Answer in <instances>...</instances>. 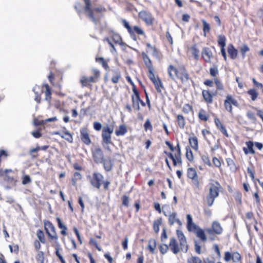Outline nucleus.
I'll return each instance as SVG.
<instances>
[{"mask_svg":"<svg viewBox=\"0 0 263 263\" xmlns=\"http://www.w3.org/2000/svg\"><path fill=\"white\" fill-rule=\"evenodd\" d=\"M176 233L179 241V246L177 242L176 239L175 238H172L170 239L169 244L171 250L175 254H178L180 251L186 253L188 250V247L184 235L180 230H177Z\"/></svg>","mask_w":263,"mask_h":263,"instance_id":"obj_1","label":"nucleus"},{"mask_svg":"<svg viewBox=\"0 0 263 263\" xmlns=\"http://www.w3.org/2000/svg\"><path fill=\"white\" fill-rule=\"evenodd\" d=\"M220 187V184L217 181H213L210 183L209 193L207 196V203L209 206H212L215 198L218 196Z\"/></svg>","mask_w":263,"mask_h":263,"instance_id":"obj_2","label":"nucleus"},{"mask_svg":"<svg viewBox=\"0 0 263 263\" xmlns=\"http://www.w3.org/2000/svg\"><path fill=\"white\" fill-rule=\"evenodd\" d=\"M114 130V122L104 126L102 128V143L105 144L111 143V135Z\"/></svg>","mask_w":263,"mask_h":263,"instance_id":"obj_3","label":"nucleus"},{"mask_svg":"<svg viewBox=\"0 0 263 263\" xmlns=\"http://www.w3.org/2000/svg\"><path fill=\"white\" fill-rule=\"evenodd\" d=\"M92 71L93 76L90 77L82 76L80 79V81L83 87H88L90 85V83H95L97 81L100 76V71L96 69H93Z\"/></svg>","mask_w":263,"mask_h":263,"instance_id":"obj_4","label":"nucleus"},{"mask_svg":"<svg viewBox=\"0 0 263 263\" xmlns=\"http://www.w3.org/2000/svg\"><path fill=\"white\" fill-rule=\"evenodd\" d=\"M44 227L48 236L52 239L57 240L58 238L54 226L50 222L46 221L44 223Z\"/></svg>","mask_w":263,"mask_h":263,"instance_id":"obj_5","label":"nucleus"},{"mask_svg":"<svg viewBox=\"0 0 263 263\" xmlns=\"http://www.w3.org/2000/svg\"><path fill=\"white\" fill-rule=\"evenodd\" d=\"M103 179V177L101 174L95 173L90 181L93 187L99 189L102 183Z\"/></svg>","mask_w":263,"mask_h":263,"instance_id":"obj_6","label":"nucleus"},{"mask_svg":"<svg viewBox=\"0 0 263 263\" xmlns=\"http://www.w3.org/2000/svg\"><path fill=\"white\" fill-rule=\"evenodd\" d=\"M94 160L97 163H101L104 160V155L101 148L99 146H96L92 151Z\"/></svg>","mask_w":263,"mask_h":263,"instance_id":"obj_7","label":"nucleus"},{"mask_svg":"<svg viewBox=\"0 0 263 263\" xmlns=\"http://www.w3.org/2000/svg\"><path fill=\"white\" fill-rule=\"evenodd\" d=\"M212 227V230L208 229L206 230V232L210 234H212V231H213V232L216 234H220L222 232V228L220 223L217 221H214L213 222Z\"/></svg>","mask_w":263,"mask_h":263,"instance_id":"obj_8","label":"nucleus"},{"mask_svg":"<svg viewBox=\"0 0 263 263\" xmlns=\"http://www.w3.org/2000/svg\"><path fill=\"white\" fill-rule=\"evenodd\" d=\"M139 16L147 24L151 25L153 23L154 18L151 15L145 11H141L139 13Z\"/></svg>","mask_w":263,"mask_h":263,"instance_id":"obj_9","label":"nucleus"},{"mask_svg":"<svg viewBox=\"0 0 263 263\" xmlns=\"http://www.w3.org/2000/svg\"><path fill=\"white\" fill-rule=\"evenodd\" d=\"M80 137L82 141L87 145L91 143V140L87 129L85 128H82L80 130Z\"/></svg>","mask_w":263,"mask_h":263,"instance_id":"obj_10","label":"nucleus"},{"mask_svg":"<svg viewBox=\"0 0 263 263\" xmlns=\"http://www.w3.org/2000/svg\"><path fill=\"white\" fill-rule=\"evenodd\" d=\"M133 91L135 93V96H132L133 106L135 108L139 110L140 109L139 103L141 101L139 94L135 88L133 89Z\"/></svg>","mask_w":263,"mask_h":263,"instance_id":"obj_11","label":"nucleus"},{"mask_svg":"<svg viewBox=\"0 0 263 263\" xmlns=\"http://www.w3.org/2000/svg\"><path fill=\"white\" fill-rule=\"evenodd\" d=\"M187 229L189 231L195 232L198 227L193 222L192 217L190 214L186 215Z\"/></svg>","mask_w":263,"mask_h":263,"instance_id":"obj_12","label":"nucleus"},{"mask_svg":"<svg viewBox=\"0 0 263 263\" xmlns=\"http://www.w3.org/2000/svg\"><path fill=\"white\" fill-rule=\"evenodd\" d=\"M85 1L86 6L85 7V11L87 13L89 18L95 23L97 24V21L93 16L92 10L90 8V3L89 0H84Z\"/></svg>","mask_w":263,"mask_h":263,"instance_id":"obj_13","label":"nucleus"},{"mask_svg":"<svg viewBox=\"0 0 263 263\" xmlns=\"http://www.w3.org/2000/svg\"><path fill=\"white\" fill-rule=\"evenodd\" d=\"M202 56L205 62L211 63V59L213 57V53L210 49L204 48L202 51Z\"/></svg>","mask_w":263,"mask_h":263,"instance_id":"obj_14","label":"nucleus"},{"mask_svg":"<svg viewBox=\"0 0 263 263\" xmlns=\"http://www.w3.org/2000/svg\"><path fill=\"white\" fill-rule=\"evenodd\" d=\"M228 52L232 59L236 58L238 54V51L235 48L232 44L229 45L228 47Z\"/></svg>","mask_w":263,"mask_h":263,"instance_id":"obj_15","label":"nucleus"},{"mask_svg":"<svg viewBox=\"0 0 263 263\" xmlns=\"http://www.w3.org/2000/svg\"><path fill=\"white\" fill-rule=\"evenodd\" d=\"M142 55L144 64L148 69V70L154 69L152 61L148 56L144 52H142Z\"/></svg>","mask_w":263,"mask_h":263,"instance_id":"obj_16","label":"nucleus"},{"mask_svg":"<svg viewBox=\"0 0 263 263\" xmlns=\"http://www.w3.org/2000/svg\"><path fill=\"white\" fill-rule=\"evenodd\" d=\"M167 71L169 77L172 80H175L177 74V69L174 66L171 65L168 67Z\"/></svg>","mask_w":263,"mask_h":263,"instance_id":"obj_17","label":"nucleus"},{"mask_svg":"<svg viewBox=\"0 0 263 263\" xmlns=\"http://www.w3.org/2000/svg\"><path fill=\"white\" fill-rule=\"evenodd\" d=\"M203 97L205 101L208 103H211L213 101V96L209 90H204L202 91Z\"/></svg>","mask_w":263,"mask_h":263,"instance_id":"obj_18","label":"nucleus"},{"mask_svg":"<svg viewBox=\"0 0 263 263\" xmlns=\"http://www.w3.org/2000/svg\"><path fill=\"white\" fill-rule=\"evenodd\" d=\"M215 123L217 126V127L225 135L227 136H228V133L227 132L226 129L225 127L223 126L222 123H221L220 121L218 118H215L214 119Z\"/></svg>","mask_w":263,"mask_h":263,"instance_id":"obj_19","label":"nucleus"},{"mask_svg":"<svg viewBox=\"0 0 263 263\" xmlns=\"http://www.w3.org/2000/svg\"><path fill=\"white\" fill-rule=\"evenodd\" d=\"M197 236L202 241L205 242L206 241V237L205 235L204 232L203 230L199 228H198L197 230L194 232Z\"/></svg>","mask_w":263,"mask_h":263,"instance_id":"obj_20","label":"nucleus"},{"mask_svg":"<svg viewBox=\"0 0 263 263\" xmlns=\"http://www.w3.org/2000/svg\"><path fill=\"white\" fill-rule=\"evenodd\" d=\"M246 144L247 145V148L243 147V150L246 154H247L248 153H250L252 154H254L255 153V152L253 148L254 144L252 142L249 141L248 142H246Z\"/></svg>","mask_w":263,"mask_h":263,"instance_id":"obj_21","label":"nucleus"},{"mask_svg":"<svg viewBox=\"0 0 263 263\" xmlns=\"http://www.w3.org/2000/svg\"><path fill=\"white\" fill-rule=\"evenodd\" d=\"M189 143L191 147L197 151L198 148V139L195 136L189 138Z\"/></svg>","mask_w":263,"mask_h":263,"instance_id":"obj_22","label":"nucleus"},{"mask_svg":"<svg viewBox=\"0 0 263 263\" xmlns=\"http://www.w3.org/2000/svg\"><path fill=\"white\" fill-rule=\"evenodd\" d=\"M57 221L58 224V226L59 228L62 229L61 231V234L63 235H66V230H67V227L66 226H65L62 222L61 219L59 217H57Z\"/></svg>","mask_w":263,"mask_h":263,"instance_id":"obj_23","label":"nucleus"},{"mask_svg":"<svg viewBox=\"0 0 263 263\" xmlns=\"http://www.w3.org/2000/svg\"><path fill=\"white\" fill-rule=\"evenodd\" d=\"M112 40L114 41L116 44H118L121 46H123L124 45L123 42L122 41V39L119 35V34L117 33H112Z\"/></svg>","mask_w":263,"mask_h":263,"instance_id":"obj_24","label":"nucleus"},{"mask_svg":"<svg viewBox=\"0 0 263 263\" xmlns=\"http://www.w3.org/2000/svg\"><path fill=\"white\" fill-rule=\"evenodd\" d=\"M147 52L154 56H157V52L156 48L153 46L150 43H147Z\"/></svg>","mask_w":263,"mask_h":263,"instance_id":"obj_25","label":"nucleus"},{"mask_svg":"<svg viewBox=\"0 0 263 263\" xmlns=\"http://www.w3.org/2000/svg\"><path fill=\"white\" fill-rule=\"evenodd\" d=\"M127 132L126 127L124 125H121L118 129L116 130L117 136L124 135Z\"/></svg>","mask_w":263,"mask_h":263,"instance_id":"obj_26","label":"nucleus"},{"mask_svg":"<svg viewBox=\"0 0 263 263\" xmlns=\"http://www.w3.org/2000/svg\"><path fill=\"white\" fill-rule=\"evenodd\" d=\"M187 176L191 179H195L197 177V174L196 170L194 168H189L187 170Z\"/></svg>","mask_w":263,"mask_h":263,"instance_id":"obj_27","label":"nucleus"},{"mask_svg":"<svg viewBox=\"0 0 263 263\" xmlns=\"http://www.w3.org/2000/svg\"><path fill=\"white\" fill-rule=\"evenodd\" d=\"M156 247V240L154 239L149 240L148 242V249L152 253H154L155 249Z\"/></svg>","mask_w":263,"mask_h":263,"instance_id":"obj_28","label":"nucleus"},{"mask_svg":"<svg viewBox=\"0 0 263 263\" xmlns=\"http://www.w3.org/2000/svg\"><path fill=\"white\" fill-rule=\"evenodd\" d=\"M180 79L182 82H186L189 80V75L185 69L182 70L180 76Z\"/></svg>","mask_w":263,"mask_h":263,"instance_id":"obj_29","label":"nucleus"},{"mask_svg":"<svg viewBox=\"0 0 263 263\" xmlns=\"http://www.w3.org/2000/svg\"><path fill=\"white\" fill-rule=\"evenodd\" d=\"M177 122H178V126L180 127V128H184L185 124V122L184 119L182 115H178L177 116Z\"/></svg>","mask_w":263,"mask_h":263,"instance_id":"obj_30","label":"nucleus"},{"mask_svg":"<svg viewBox=\"0 0 263 263\" xmlns=\"http://www.w3.org/2000/svg\"><path fill=\"white\" fill-rule=\"evenodd\" d=\"M162 223V219L161 218L158 219L154 222L153 229L154 231L157 233L159 231V226Z\"/></svg>","mask_w":263,"mask_h":263,"instance_id":"obj_31","label":"nucleus"},{"mask_svg":"<svg viewBox=\"0 0 263 263\" xmlns=\"http://www.w3.org/2000/svg\"><path fill=\"white\" fill-rule=\"evenodd\" d=\"M153 83L154 84L157 91L160 92L161 91V89L163 88L161 80L158 78H157V79Z\"/></svg>","mask_w":263,"mask_h":263,"instance_id":"obj_32","label":"nucleus"},{"mask_svg":"<svg viewBox=\"0 0 263 263\" xmlns=\"http://www.w3.org/2000/svg\"><path fill=\"white\" fill-rule=\"evenodd\" d=\"M226 100L228 101L231 105H233L235 106H238L237 101L230 95H228L226 96Z\"/></svg>","mask_w":263,"mask_h":263,"instance_id":"obj_33","label":"nucleus"},{"mask_svg":"<svg viewBox=\"0 0 263 263\" xmlns=\"http://www.w3.org/2000/svg\"><path fill=\"white\" fill-rule=\"evenodd\" d=\"M36 236H37V237L39 239V241H41V242H42V243L45 242V238L44 234L42 230H39L37 231Z\"/></svg>","mask_w":263,"mask_h":263,"instance_id":"obj_34","label":"nucleus"},{"mask_svg":"<svg viewBox=\"0 0 263 263\" xmlns=\"http://www.w3.org/2000/svg\"><path fill=\"white\" fill-rule=\"evenodd\" d=\"M226 37L223 35H220L218 36V43L220 46L221 48L224 47L226 46Z\"/></svg>","mask_w":263,"mask_h":263,"instance_id":"obj_35","label":"nucleus"},{"mask_svg":"<svg viewBox=\"0 0 263 263\" xmlns=\"http://www.w3.org/2000/svg\"><path fill=\"white\" fill-rule=\"evenodd\" d=\"M202 22L203 24V30L204 32V36H206V33L208 32L210 30V25L204 20H202Z\"/></svg>","mask_w":263,"mask_h":263,"instance_id":"obj_36","label":"nucleus"},{"mask_svg":"<svg viewBox=\"0 0 263 263\" xmlns=\"http://www.w3.org/2000/svg\"><path fill=\"white\" fill-rule=\"evenodd\" d=\"M250 50L249 47L246 44H243L240 48V51L241 53L242 58H244L246 56L247 52Z\"/></svg>","mask_w":263,"mask_h":263,"instance_id":"obj_37","label":"nucleus"},{"mask_svg":"<svg viewBox=\"0 0 263 263\" xmlns=\"http://www.w3.org/2000/svg\"><path fill=\"white\" fill-rule=\"evenodd\" d=\"M96 61L101 63L102 66L106 70L108 69L109 66H108L107 63L104 61V59L102 57L97 58L96 59Z\"/></svg>","mask_w":263,"mask_h":263,"instance_id":"obj_38","label":"nucleus"},{"mask_svg":"<svg viewBox=\"0 0 263 263\" xmlns=\"http://www.w3.org/2000/svg\"><path fill=\"white\" fill-rule=\"evenodd\" d=\"M55 249V254L57 257L59 258L60 260L63 258L62 255L60 253V244L58 242H55V245L54 246Z\"/></svg>","mask_w":263,"mask_h":263,"instance_id":"obj_39","label":"nucleus"},{"mask_svg":"<svg viewBox=\"0 0 263 263\" xmlns=\"http://www.w3.org/2000/svg\"><path fill=\"white\" fill-rule=\"evenodd\" d=\"M61 137L70 142H71L72 141V136L67 132H64L63 135H61Z\"/></svg>","mask_w":263,"mask_h":263,"instance_id":"obj_40","label":"nucleus"},{"mask_svg":"<svg viewBox=\"0 0 263 263\" xmlns=\"http://www.w3.org/2000/svg\"><path fill=\"white\" fill-rule=\"evenodd\" d=\"M187 263H202V261L199 257L193 256L188 259Z\"/></svg>","mask_w":263,"mask_h":263,"instance_id":"obj_41","label":"nucleus"},{"mask_svg":"<svg viewBox=\"0 0 263 263\" xmlns=\"http://www.w3.org/2000/svg\"><path fill=\"white\" fill-rule=\"evenodd\" d=\"M177 219V218H176V213H173L172 214L169 215V217H168L169 223L171 225L174 224V223L176 222Z\"/></svg>","mask_w":263,"mask_h":263,"instance_id":"obj_42","label":"nucleus"},{"mask_svg":"<svg viewBox=\"0 0 263 263\" xmlns=\"http://www.w3.org/2000/svg\"><path fill=\"white\" fill-rule=\"evenodd\" d=\"M191 53L194 55L195 59L198 60L199 58V51L195 47L191 48Z\"/></svg>","mask_w":263,"mask_h":263,"instance_id":"obj_43","label":"nucleus"},{"mask_svg":"<svg viewBox=\"0 0 263 263\" xmlns=\"http://www.w3.org/2000/svg\"><path fill=\"white\" fill-rule=\"evenodd\" d=\"M241 256L238 252H234L232 254V260L235 262H238L240 260Z\"/></svg>","mask_w":263,"mask_h":263,"instance_id":"obj_44","label":"nucleus"},{"mask_svg":"<svg viewBox=\"0 0 263 263\" xmlns=\"http://www.w3.org/2000/svg\"><path fill=\"white\" fill-rule=\"evenodd\" d=\"M121 78V74L118 72H115L111 78L112 82L114 83H117L119 81V79Z\"/></svg>","mask_w":263,"mask_h":263,"instance_id":"obj_45","label":"nucleus"},{"mask_svg":"<svg viewBox=\"0 0 263 263\" xmlns=\"http://www.w3.org/2000/svg\"><path fill=\"white\" fill-rule=\"evenodd\" d=\"M198 117L201 120L207 121L208 119V117L206 116L205 111L203 110H201L199 111L198 114Z\"/></svg>","mask_w":263,"mask_h":263,"instance_id":"obj_46","label":"nucleus"},{"mask_svg":"<svg viewBox=\"0 0 263 263\" xmlns=\"http://www.w3.org/2000/svg\"><path fill=\"white\" fill-rule=\"evenodd\" d=\"M248 93L251 96V99L253 101H255L258 96V93L255 89L249 90Z\"/></svg>","mask_w":263,"mask_h":263,"instance_id":"obj_47","label":"nucleus"},{"mask_svg":"<svg viewBox=\"0 0 263 263\" xmlns=\"http://www.w3.org/2000/svg\"><path fill=\"white\" fill-rule=\"evenodd\" d=\"M154 71V69L149 70L148 74L149 79L153 82V83L157 79V78L155 77Z\"/></svg>","mask_w":263,"mask_h":263,"instance_id":"obj_48","label":"nucleus"},{"mask_svg":"<svg viewBox=\"0 0 263 263\" xmlns=\"http://www.w3.org/2000/svg\"><path fill=\"white\" fill-rule=\"evenodd\" d=\"M173 162V165L174 166H176L179 164H181L182 163L181 156H176L174 157V159L172 160Z\"/></svg>","mask_w":263,"mask_h":263,"instance_id":"obj_49","label":"nucleus"},{"mask_svg":"<svg viewBox=\"0 0 263 263\" xmlns=\"http://www.w3.org/2000/svg\"><path fill=\"white\" fill-rule=\"evenodd\" d=\"M186 157L190 161L193 160L194 157L193 153L191 149L186 148Z\"/></svg>","mask_w":263,"mask_h":263,"instance_id":"obj_50","label":"nucleus"},{"mask_svg":"<svg viewBox=\"0 0 263 263\" xmlns=\"http://www.w3.org/2000/svg\"><path fill=\"white\" fill-rule=\"evenodd\" d=\"M104 166L105 169L107 171H109L111 170L112 167L111 162L110 161H103Z\"/></svg>","mask_w":263,"mask_h":263,"instance_id":"obj_51","label":"nucleus"},{"mask_svg":"<svg viewBox=\"0 0 263 263\" xmlns=\"http://www.w3.org/2000/svg\"><path fill=\"white\" fill-rule=\"evenodd\" d=\"M224 105L227 110L231 113L232 112V105L226 100L224 101Z\"/></svg>","mask_w":263,"mask_h":263,"instance_id":"obj_52","label":"nucleus"},{"mask_svg":"<svg viewBox=\"0 0 263 263\" xmlns=\"http://www.w3.org/2000/svg\"><path fill=\"white\" fill-rule=\"evenodd\" d=\"M89 244L95 246L99 251H102L101 248L98 246V243L93 238H91L90 239Z\"/></svg>","mask_w":263,"mask_h":263,"instance_id":"obj_53","label":"nucleus"},{"mask_svg":"<svg viewBox=\"0 0 263 263\" xmlns=\"http://www.w3.org/2000/svg\"><path fill=\"white\" fill-rule=\"evenodd\" d=\"M168 249V247L167 245L164 244L160 246V251L163 254H164L167 252Z\"/></svg>","mask_w":263,"mask_h":263,"instance_id":"obj_54","label":"nucleus"},{"mask_svg":"<svg viewBox=\"0 0 263 263\" xmlns=\"http://www.w3.org/2000/svg\"><path fill=\"white\" fill-rule=\"evenodd\" d=\"M122 204L125 206H128L129 204V197L126 195H124L122 198Z\"/></svg>","mask_w":263,"mask_h":263,"instance_id":"obj_55","label":"nucleus"},{"mask_svg":"<svg viewBox=\"0 0 263 263\" xmlns=\"http://www.w3.org/2000/svg\"><path fill=\"white\" fill-rule=\"evenodd\" d=\"M224 259L226 261H229L231 259H232V254H231L229 252H226L224 254Z\"/></svg>","mask_w":263,"mask_h":263,"instance_id":"obj_56","label":"nucleus"},{"mask_svg":"<svg viewBox=\"0 0 263 263\" xmlns=\"http://www.w3.org/2000/svg\"><path fill=\"white\" fill-rule=\"evenodd\" d=\"M31 180L30 177L28 175H25L22 180V183L23 184H27L31 182Z\"/></svg>","mask_w":263,"mask_h":263,"instance_id":"obj_57","label":"nucleus"},{"mask_svg":"<svg viewBox=\"0 0 263 263\" xmlns=\"http://www.w3.org/2000/svg\"><path fill=\"white\" fill-rule=\"evenodd\" d=\"M210 74L213 77H215L218 73V68L216 67L210 68Z\"/></svg>","mask_w":263,"mask_h":263,"instance_id":"obj_58","label":"nucleus"},{"mask_svg":"<svg viewBox=\"0 0 263 263\" xmlns=\"http://www.w3.org/2000/svg\"><path fill=\"white\" fill-rule=\"evenodd\" d=\"M144 127L145 130H147L148 129H151L152 128V124L148 119H147L146 121Z\"/></svg>","mask_w":263,"mask_h":263,"instance_id":"obj_59","label":"nucleus"},{"mask_svg":"<svg viewBox=\"0 0 263 263\" xmlns=\"http://www.w3.org/2000/svg\"><path fill=\"white\" fill-rule=\"evenodd\" d=\"M12 172V170H9V169H6L5 170H0V175L2 176H4L5 177H7V173L9 172Z\"/></svg>","mask_w":263,"mask_h":263,"instance_id":"obj_60","label":"nucleus"},{"mask_svg":"<svg viewBox=\"0 0 263 263\" xmlns=\"http://www.w3.org/2000/svg\"><path fill=\"white\" fill-rule=\"evenodd\" d=\"M124 26L128 30L129 32H132V29L128 23L125 20L122 21Z\"/></svg>","mask_w":263,"mask_h":263,"instance_id":"obj_61","label":"nucleus"},{"mask_svg":"<svg viewBox=\"0 0 263 263\" xmlns=\"http://www.w3.org/2000/svg\"><path fill=\"white\" fill-rule=\"evenodd\" d=\"M93 128L97 131L101 130L102 128V124L100 122H95L93 123Z\"/></svg>","mask_w":263,"mask_h":263,"instance_id":"obj_62","label":"nucleus"},{"mask_svg":"<svg viewBox=\"0 0 263 263\" xmlns=\"http://www.w3.org/2000/svg\"><path fill=\"white\" fill-rule=\"evenodd\" d=\"M247 116L248 117V118L251 120H255V116L254 114L251 111H249L247 112Z\"/></svg>","mask_w":263,"mask_h":263,"instance_id":"obj_63","label":"nucleus"},{"mask_svg":"<svg viewBox=\"0 0 263 263\" xmlns=\"http://www.w3.org/2000/svg\"><path fill=\"white\" fill-rule=\"evenodd\" d=\"M134 29L135 31L138 34L142 35L144 34V31L139 27L138 26H134Z\"/></svg>","mask_w":263,"mask_h":263,"instance_id":"obj_64","label":"nucleus"}]
</instances>
